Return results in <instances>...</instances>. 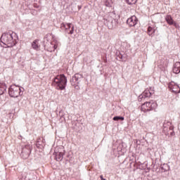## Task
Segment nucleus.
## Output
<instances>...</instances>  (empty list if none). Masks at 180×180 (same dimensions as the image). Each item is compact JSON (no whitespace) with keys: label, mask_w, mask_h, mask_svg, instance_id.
I'll return each instance as SVG.
<instances>
[{"label":"nucleus","mask_w":180,"mask_h":180,"mask_svg":"<svg viewBox=\"0 0 180 180\" xmlns=\"http://www.w3.org/2000/svg\"><path fill=\"white\" fill-rule=\"evenodd\" d=\"M151 96V92L149 90H145L143 94L139 96L141 98H150Z\"/></svg>","instance_id":"nucleus-15"},{"label":"nucleus","mask_w":180,"mask_h":180,"mask_svg":"<svg viewBox=\"0 0 180 180\" xmlns=\"http://www.w3.org/2000/svg\"><path fill=\"white\" fill-rule=\"evenodd\" d=\"M120 58L123 59V56H121Z\"/></svg>","instance_id":"nucleus-24"},{"label":"nucleus","mask_w":180,"mask_h":180,"mask_svg":"<svg viewBox=\"0 0 180 180\" xmlns=\"http://www.w3.org/2000/svg\"><path fill=\"white\" fill-rule=\"evenodd\" d=\"M6 84L4 83H0V95H4L5 91H6Z\"/></svg>","instance_id":"nucleus-16"},{"label":"nucleus","mask_w":180,"mask_h":180,"mask_svg":"<svg viewBox=\"0 0 180 180\" xmlns=\"http://www.w3.org/2000/svg\"><path fill=\"white\" fill-rule=\"evenodd\" d=\"M112 120L117 122V120H124V117H119V116H115L112 118Z\"/></svg>","instance_id":"nucleus-19"},{"label":"nucleus","mask_w":180,"mask_h":180,"mask_svg":"<svg viewBox=\"0 0 180 180\" xmlns=\"http://www.w3.org/2000/svg\"><path fill=\"white\" fill-rule=\"evenodd\" d=\"M106 6H110V5H108V4H106Z\"/></svg>","instance_id":"nucleus-25"},{"label":"nucleus","mask_w":180,"mask_h":180,"mask_svg":"<svg viewBox=\"0 0 180 180\" xmlns=\"http://www.w3.org/2000/svg\"><path fill=\"white\" fill-rule=\"evenodd\" d=\"M71 27V23H62L60 25V29H62V30H65L67 32V30H68V29H70Z\"/></svg>","instance_id":"nucleus-17"},{"label":"nucleus","mask_w":180,"mask_h":180,"mask_svg":"<svg viewBox=\"0 0 180 180\" xmlns=\"http://www.w3.org/2000/svg\"><path fill=\"white\" fill-rule=\"evenodd\" d=\"M154 33H155V27H154V25L149 26L148 27V34L149 36H153V34H154Z\"/></svg>","instance_id":"nucleus-14"},{"label":"nucleus","mask_w":180,"mask_h":180,"mask_svg":"<svg viewBox=\"0 0 180 180\" xmlns=\"http://www.w3.org/2000/svg\"><path fill=\"white\" fill-rule=\"evenodd\" d=\"M139 20L137 19V17H136V15H132L127 20V25H129V26H130L131 27L136 26Z\"/></svg>","instance_id":"nucleus-6"},{"label":"nucleus","mask_w":180,"mask_h":180,"mask_svg":"<svg viewBox=\"0 0 180 180\" xmlns=\"http://www.w3.org/2000/svg\"><path fill=\"white\" fill-rule=\"evenodd\" d=\"M1 41L7 47H13L18 43V34L15 32H6L1 37Z\"/></svg>","instance_id":"nucleus-1"},{"label":"nucleus","mask_w":180,"mask_h":180,"mask_svg":"<svg viewBox=\"0 0 180 180\" xmlns=\"http://www.w3.org/2000/svg\"><path fill=\"white\" fill-rule=\"evenodd\" d=\"M126 2L129 5H134V4H136V2H137V0H126Z\"/></svg>","instance_id":"nucleus-20"},{"label":"nucleus","mask_w":180,"mask_h":180,"mask_svg":"<svg viewBox=\"0 0 180 180\" xmlns=\"http://www.w3.org/2000/svg\"><path fill=\"white\" fill-rule=\"evenodd\" d=\"M107 24V26H108L109 29H113V18H108V22H105Z\"/></svg>","instance_id":"nucleus-18"},{"label":"nucleus","mask_w":180,"mask_h":180,"mask_svg":"<svg viewBox=\"0 0 180 180\" xmlns=\"http://www.w3.org/2000/svg\"><path fill=\"white\" fill-rule=\"evenodd\" d=\"M8 94L11 98H18V96L22 95V90L20 86L13 84L8 89Z\"/></svg>","instance_id":"nucleus-3"},{"label":"nucleus","mask_w":180,"mask_h":180,"mask_svg":"<svg viewBox=\"0 0 180 180\" xmlns=\"http://www.w3.org/2000/svg\"><path fill=\"white\" fill-rule=\"evenodd\" d=\"M56 161H62L64 153L63 152H55Z\"/></svg>","instance_id":"nucleus-13"},{"label":"nucleus","mask_w":180,"mask_h":180,"mask_svg":"<svg viewBox=\"0 0 180 180\" xmlns=\"http://www.w3.org/2000/svg\"><path fill=\"white\" fill-rule=\"evenodd\" d=\"M53 85H54L57 89H60V91L65 89V86H67V77H65L64 75L56 76L54 78Z\"/></svg>","instance_id":"nucleus-2"},{"label":"nucleus","mask_w":180,"mask_h":180,"mask_svg":"<svg viewBox=\"0 0 180 180\" xmlns=\"http://www.w3.org/2000/svg\"><path fill=\"white\" fill-rule=\"evenodd\" d=\"M173 72L174 74H179L180 72V62H176L173 67Z\"/></svg>","instance_id":"nucleus-11"},{"label":"nucleus","mask_w":180,"mask_h":180,"mask_svg":"<svg viewBox=\"0 0 180 180\" xmlns=\"http://www.w3.org/2000/svg\"><path fill=\"white\" fill-rule=\"evenodd\" d=\"M157 103L154 101H150L149 102H146L141 105L142 112H149V110H154L157 109Z\"/></svg>","instance_id":"nucleus-4"},{"label":"nucleus","mask_w":180,"mask_h":180,"mask_svg":"<svg viewBox=\"0 0 180 180\" xmlns=\"http://www.w3.org/2000/svg\"><path fill=\"white\" fill-rule=\"evenodd\" d=\"M174 25V27H179V25L175 22V21H174V24H173Z\"/></svg>","instance_id":"nucleus-23"},{"label":"nucleus","mask_w":180,"mask_h":180,"mask_svg":"<svg viewBox=\"0 0 180 180\" xmlns=\"http://www.w3.org/2000/svg\"><path fill=\"white\" fill-rule=\"evenodd\" d=\"M74 33V25L72 26V30L70 31V34H72Z\"/></svg>","instance_id":"nucleus-22"},{"label":"nucleus","mask_w":180,"mask_h":180,"mask_svg":"<svg viewBox=\"0 0 180 180\" xmlns=\"http://www.w3.org/2000/svg\"><path fill=\"white\" fill-rule=\"evenodd\" d=\"M81 79H82V75L81 74H75L72 79H70L71 85L75 86L76 89H78L79 87L78 84L81 82Z\"/></svg>","instance_id":"nucleus-5"},{"label":"nucleus","mask_w":180,"mask_h":180,"mask_svg":"<svg viewBox=\"0 0 180 180\" xmlns=\"http://www.w3.org/2000/svg\"><path fill=\"white\" fill-rule=\"evenodd\" d=\"M30 147L29 146H25V148H22V155H25V158H27V157L30 155Z\"/></svg>","instance_id":"nucleus-9"},{"label":"nucleus","mask_w":180,"mask_h":180,"mask_svg":"<svg viewBox=\"0 0 180 180\" xmlns=\"http://www.w3.org/2000/svg\"><path fill=\"white\" fill-rule=\"evenodd\" d=\"M165 20L168 25L172 26L174 25V19H172V16L171 15H167L165 16Z\"/></svg>","instance_id":"nucleus-12"},{"label":"nucleus","mask_w":180,"mask_h":180,"mask_svg":"<svg viewBox=\"0 0 180 180\" xmlns=\"http://www.w3.org/2000/svg\"><path fill=\"white\" fill-rule=\"evenodd\" d=\"M162 169H164V171H168V169H169V167H168V165L164 164L162 167Z\"/></svg>","instance_id":"nucleus-21"},{"label":"nucleus","mask_w":180,"mask_h":180,"mask_svg":"<svg viewBox=\"0 0 180 180\" xmlns=\"http://www.w3.org/2000/svg\"><path fill=\"white\" fill-rule=\"evenodd\" d=\"M25 180H27V176L25 177Z\"/></svg>","instance_id":"nucleus-26"},{"label":"nucleus","mask_w":180,"mask_h":180,"mask_svg":"<svg viewBox=\"0 0 180 180\" xmlns=\"http://www.w3.org/2000/svg\"><path fill=\"white\" fill-rule=\"evenodd\" d=\"M60 45V42L58 41H53V42H51V46L49 48V51H54V50H56L57 47Z\"/></svg>","instance_id":"nucleus-8"},{"label":"nucleus","mask_w":180,"mask_h":180,"mask_svg":"<svg viewBox=\"0 0 180 180\" xmlns=\"http://www.w3.org/2000/svg\"><path fill=\"white\" fill-rule=\"evenodd\" d=\"M169 88H170V89H172V92H174V94H180L179 86H178V84H175L174 82H172L169 84Z\"/></svg>","instance_id":"nucleus-7"},{"label":"nucleus","mask_w":180,"mask_h":180,"mask_svg":"<svg viewBox=\"0 0 180 180\" xmlns=\"http://www.w3.org/2000/svg\"><path fill=\"white\" fill-rule=\"evenodd\" d=\"M163 126H164V127H165V124H164Z\"/></svg>","instance_id":"nucleus-27"},{"label":"nucleus","mask_w":180,"mask_h":180,"mask_svg":"<svg viewBox=\"0 0 180 180\" xmlns=\"http://www.w3.org/2000/svg\"><path fill=\"white\" fill-rule=\"evenodd\" d=\"M32 47L34 49V50H40V43L39 39H36L32 43Z\"/></svg>","instance_id":"nucleus-10"}]
</instances>
